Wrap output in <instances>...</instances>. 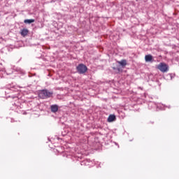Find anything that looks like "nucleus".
I'll list each match as a JSON object with an SVG mask.
<instances>
[{
	"mask_svg": "<svg viewBox=\"0 0 179 179\" xmlns=\"http://www.w3.org/2000/svg\"><path fill=\"white\" fill-rule=\"evenodd\" d=\"M54 92H50L48 90H42L39 92L38 96L40 99H50L52 97Z\"/></svg>",
	"mask_w": 179,
	"mask_h": 179,
	"instance_id": "nucleus-1",
	"label": "nucleus"
},
{
	"mask_svg": "<svg viewBox=\"0 0 179 179\" xmlns=\"http://www.w3.org/2000/svg\"><path fill=\"white\" fill-rule=\"evenodd\" d=\"M77 72L80 73V75H83V73H86L87 72V66L83 64H80L76 67Z\"/></svg>",
	"mask_w": 179,
	"mask_h": 179,
	"instance_id": "nucleus-2",
	"label": "nucleus"
},
{
	"mask_svg": "<svg viewBox=\"0 0 179 179\" xmlns=\"http://www.w3.org/2000/svg\"><path fill=\"white\" fill-rule=\"evenodd\" d=\"M157 69L161 71V72H167V71H169V66L164 63H160Z\"/></svg>",
	"mask_w": 179,
	"mask_h": 179,
	"instance_id": "nucleus-3",
	"label": "nucleus"
},
{
	"mask_svg": "<svg viewBox=\"0 0 179 179\" xmlns=\"http://www.w3.org/2000/svg\"><path fill=\"white\" fill-rule=\"evenodd\" d=\"M145 62H154L155 59L153 58V56H152V55H147L145 56Z\"/></svg>",
	"mask_w": 179,
	"mask_h": 179,
	"instance_id": "nucleus-4",
	"label": "nucleus"
},
{
	"mask_svg": "<svg viewBox=\"0 0 179 179\" xmlns=\"http://www.w3.org/2000/svg\"><path fill=\"white\" fill-rule=\"evenodd\" d=\"M20 34H21V36H22V37H26V36H27V34H29V29H22Z\"/></svg>",
	"mask_w": 179,
	"mask_h": 179,
	"instance_id": "nucleus-5",
	"label": "nucleus"
},
{
	"mask_svg": "<svg viewBox=\"0 0 179 179\" xmlns=\"http://www.w3.org/2000/svg\"><path fill=\"white\" fill-rule=\"evenodd\" d=\"M119 65H121L122 68H124V66H127V60L126 59H122L121 61H117V62Z\"/></svg>",
	"mask_w": 179,
	"mask_h": 179,
	"instance_id": "nucleus-6",
	"label": "nucleus"
},
{
	"mask_svg": "<svg viewBox=\"0 0 179 179\" xmlns=\"http://www.w3.org/2000/svg\"><path fill=\"white\" fill-rule=\"evenodd\" d=\"M50 110L52 113H57V111H58V105H52L50 106Z\"/></svg>",
	"mask_w": 179,
	"mask_h": 179,
	"instance_id": "nucleus-7",
	"label": "nucleus"
},
{
	"mask_svg": "<svg viewBox=\"0 0 179 179\" xmlns=\"http://www.w3.org/2000/svg\"><path fill=\"white\" fill-rule=\"evenodd\" d=\"M113 121H115V115H109V117H108V122H113Z\"/></svg>",
	"mask_w": 179,
	"mask_h": 179,
	"instance_id": "nucleus-8",
	"label": "nucleus"
},
{
	"mask_svg": "<svg viewBox=\"0 0 179 179\" xmlns=\"http://www.w3.org/2000/svg\"><path fill=\"white\" fill-rule=\"evenodd\" d=\"M35 20L34 19H30V20H24V23L30 24L31 23H34Z\"/></svg>",
	"mask_w": 179,
	"mask_h": 179,
	"instance_id": "nucleus-9",
	"label": "nucleus"
},
{
	"mask_svg": "<svg viewBox=\"0 0 179 179\" xmlns=\"http://www.w3.org/2000/svg\"><path fill=\"white\" fill-rule=\"evenodd\" d=\"M117 72H121L122 70H121V69L117 68Z\"/></svg>",
	"mask_w": 179,
	"mask_h": 179,
	"instance_id": "nucleus-10",
	"label": "nucleus"
},
{
	"mask_svg": "<svg viewBox=\"0 0 179 179\" xmlns=\"http://www.w3.org/2000/svg\"><path fill=\"white\" fill-rule=\"evenodd\" d=\"M83 163H85V162H82V163H81V166H83Z\"/></svg>",
	"mask_w": 179,
	"mask_h": 179,
	"instance_id": "nucleus-11",
	"label": "nucleus"
},
{
	"mask_svg": "<svg viewBox=\"0 0 179 179\" xmlns=\"http://www.w3.org/2000/svg\"><path fill=\"white\" fill-rule=\"evenodd\" d=\"M113 69H115V68H113Z\"/></svg>",
	"mask_w": 179,
	"mask_h": 179,
	"instance_id": "nucleus-12",
	"label": "nucleus"
}]
</instances>
